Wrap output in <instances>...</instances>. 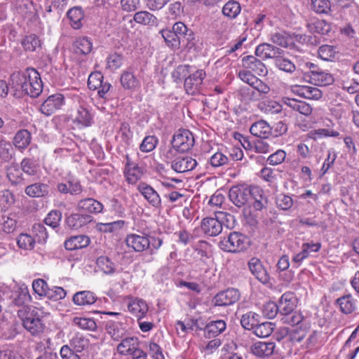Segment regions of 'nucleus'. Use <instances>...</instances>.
I'll list each match as a JSON object with an SVG mask.
<instances>
[{
    "instance_id": "nucleus-1",
    "label": "nucleus",
    "mask_w": 359,
    "mask_h": 359,
    "mask_svg": "<svg viewBox=\"0 0 359 359\" xmlns=\"http://www.w3.org/2000/svg\"><path fill=\"white\" fill-rule=\"evenodd\" d=\"M10 85L19 95L22 93L37 97L42 92L43 84L39 72L34 68L14 72L11 76Z\"/></svg>"
},
{
    "instance_id": "nucleus-2",
    "label": "nucleus",
    "mask_w": 359,
    "mask_h": 359,
    "mask_svg": "<svg viewBox=\"0 0 359 359\" xmlns=\"http://www.w3.org/2000/svg\"><path fill=\"white\" fill-rule=\"evenodd\" d=\"M250 245L249 238L244 234L238 232H231L219 243L221 250L228 252H240L245 250Z\"/></svg>"
},
{
    "instance_id": "nucleus-3",
    "label": "nucleus",
    "mask_w": 359,
    "mask_h": 359,
    "mask_svg": "<svg viewBox=\"0 0 359 359\" xmlns=\"http://www.w3.org/2000/svg\"><path fill=\"white\" fill-rule=\"evenodd\" d=\"M117 351L130 359H137L145 357L146 353L139 347V341L137 337H127L121 341L117 346Z\"/></svg>"
},
{
    "instance_id": "nucleus-4",
    "label": "nucleus",
    "mask_w": 359,
    "mask_h": 359,
    "mask_svg": "<svg viewBox=\"0 0 359 359\" xmlns=\"http://www.w3.org/2000/svg\"><path fill=\"white\" fill-rule=\"evenodd\" d=\"M194 144L193 134L188 130H179L173 135L172 147L180 152H186Z\"/></svg>"
},
{
    "instance_id": "nucleus-5",
    "label": "nucleus",
    "mask_w": 359,
    "mask_h": 359,
    "mask_svg": "<svg viewBox=\"0 0 359 359\" xmlns=\"http://www.w3.org/2000/svg\"><path fill=\"white\" fill-rule=\"evenodd\" d=\"M65 104V99L62 94L55 93L47 97L41 104V112L46 116H49L62 109Z\"/></svg>"
},
{
    "instance_id": "nucleus-6",
    "label": "nucleus",
    "mask_w": 359,
    "mask_h": 359,
    "mask_svg": "<svg viewBox=\"0 0 359 359\" xmlns=\"http://www.w3.org/2000/svg\"><path fill=\"white\" fill-rule=\"evenodd\" d=\"M205 76V72L203 69H198L187 77L184 83L186 92L189 95L199 93Z\"/></svg>"
},
{
    "instance_id": "nucleus-7",
    "label": "nucleus",
    "mask_w": 359,
    "mask_h": 359,
    "mask_svg": "<svg viewBox=\"0 0 359 359\" xmlns=\"http://www.w3.org/2000/svg\"><path fill=\"white\" fill-rule=\"evenodd\" d=\"M241 294L238 290L228 288L218 292L213 298L212 303L217 306H226L235 304L239 300Z\"/></svg>"
},
{
    "instance_id": "nucleus-8",
    "label": "nucleus",
    "mask_w": 359,
    "mask_h": 359,
    "mask_svg": "<svg viewBox=\"0 0 359 359\" xmlns=\"http://www.w3.org/2000/svg\"><path fill=\"white\" fill-rule=\"evenodd\" d=\"M196 165V160L189 156H179L170 162L171 168L178 173L191 171Z\"/></svg>"
},
{
    "instance_id": "nucleus-9",
    "label": "nucleus",
    "mask_w": 359,
    "mask_h": 359,
    "mask_svg": "<svg viewBox=\"0 0 359 359\" xmlns=\"http://www.w3.org/2000/svg\"><path fill=\"white\" fill-rule=\"evenodd\" d=\"M137 190L151 207L157 209L161 207V196L151 186L141 182L137 186Z\"/></svg>"
},
{
    "instance_id": "nucleus-10",
    "label": "nucleus",
    "mask_w": 359,
    "mask_h": 359,
    "mask_svg": "<svg viewBox=\"0 0 359 359\" xmlns=\"http://www.w3.org/2000/svg\"><path fill=\"white\" fill-rule=\"evenodd\" d=\"M250 195V187L235 186L230 189L229 197L230 201L237 207L244 206L248 201Z\"/></svg>"
},
{
    "instance_id": "nucleus-11",
    "label": "nucleus",
    "mask_w": 359,
    "mask_h": 359,
    "mask_svg": "<svg viewBox=\"0 0 359 359\" xmlns=\"http://www.w3.org/2000/svg\"><path fill=\"white\" fill-rule=\"evenodd\" d=\"M241 62L243 67L251 72L259 76H265L267 74L268 71L265 65L255 56H245L242 58Z\"/></svg>"
},
{
    "instance_id": "nucleus-12",
    "label": "nucleus",
    "mask_w": 359,
    "mask_h": 359,
    "mask_svg": "<svg viewBox=\"0 0 359 359\" xmlns=\"http://www.w3.org/2000/svg\"><path fill=\"white\" fill-rule=\"evenodd\" d=\"M73 123L79 128L89 127L93 123V115L88 107H77L72 115Z\"/></svg>"
},
{
    "instance_id": "nucleus-13",
    "label": "nucleus",
    "mask_w": 359,
    "mask_h": 359,
    "mask_svg": "<svg viewBox=\"0 0 359 359\" xmlns=\"http://www.w3.org/2000/svg\"><path fill=\"white\" fill-rule=\"evenodd\" d=\"M111 88V84L109 83L103 81L102 85L98 87V95L100 96V101L97 103V108L107 113H109L112 109V103L111 102L110 94L107 95Z\"/></svg>"
},
{
    "instance_id": "nucleus-14",
    "label": "nucleus",
    "mask_w": 359,
    "mask_h": 359,
    "mask_svg": "<svg viewBox=\"0 0 359 359\" xmlns=\"http://www.w3.org/2000/svg\"><path fill=\"white\" fill-rule=\"evenodd\" d=\"M284 53L283 49L268 43H261L255 49V55L262 60L273 59L274 60L279 54Z\"/></svg>"
},
{
    "instance_id": "nucleus-15",
    "label": "nucleus",
    "mask_w": 359,
    "mask_h": 359,
    "mask_svg": "<svg viewBox=\"0 0 359 359\" xmlns=\"http://www.w3.org/2000/svg\"><path fill=\"white\" fill-rule=\"evenodd\" d=\"M281 102L292 110L306 116L311 115L313 111L311 106L302 100L283 97L281 99Z\"/></svg>"
},
{
    "instance_id": "nucleus-16",
    "label": "nucleus",
    "mask_w": 359,
    "mask_h": 359,
    "mask_svg": "<svg viewBox=\"0 0 359 359\" xmlns=\"http://www.w3.org/2000/svg\"><path fill=\"white\" fill-rule=\"evenodd\" d=\"M248 266L251 273L261 283L264 284L269 283V275L258 258H252L248 262Z\"/></svg>"
},
{
    "instance_id": "nucleus-17",
    "label": "nucleus",
    "mask_w": 359,
    "mask_h": 359,
    "mask_svg": "<svg viewBox=\"0 0 359 359\" xmlns=\"http://www.w3.org/2000/svg\"><path fill=\"white\" fill-rule=\"evenodd\" d=\"M125 242L128 247L132 248L136 252H142L150 245V241L145 236L131 234L127 236Z\"/></svg>"
},
{
    "instance_id": "nucleus-18",
    "label": "nucleus",
    "mask_w": 359,
    "mask_h": 359,
    "mask_svg": "<svg viewBox=\"0 0 359 359\" xmlns=\"http://www.w3.org/2000/svg\"><path fill=\"white\" fill-rule=\"evenodd\" d=\"M22 320L24 327L33 335H38L44 330V323L37 316H25Z\"/></svg>"
},
{
    "instance_id": "nucleus-19",
    "label": "nucleus",
    "mask_w": 359,
    "mask_h": 359,
    "mask_svg": "<svg viewBox=\"0 0 359 359\" xmlns=\"http://www.w3.org/2000/svg\"><path fill=\"white\" fill-rule=\"evenodd\" d=\"M201 229L207 236H216L222 232V225L217 218L206 217L201 222Z\"/></svg>"
},
{
    "instance_id": "nucleus-20",
    "label": "nucleus",
    "mask_w": 359,
    "mask_h": 359,
    "mask_svg": "<svg viewBox=\"0 0 359 359\" xmlns=\"http://www.w3.org/2000/svg\"><path fill=\"white\" fill-rule=\"evenodd\" d=\"M274 342L257 341L251 346V352L259 358H266L271 355L274 351Z\"/></svg>"
},
{
    "instance_id": "nucleus-21",
    "label": "nucleus",
    "mask_w": 359,
    "mask_h": 359,
    "mask_svg": "<svg viewBox=\"0 0 359 359\" xmlns=\"http://www.w3.org/2000/svg\"><path fill=\"white\" fill-rule=\"evenodd\" d=\"M207 324L206 321L202 317L198 316H195L191 318L186 319L184 321H178L177 323V325L184 332H187L189 330H204V332H205V326Z\"/></svg>"
},
{
    "instance_id": "nucleus-22",
    "label": "nucleus",
    "mask_w": 359,
    "mask_h": 359,
    "mask_svg": "<svg viewBox=\"0 0 359 359\" xmlns=\"http://www.w3.org/2000/svg\"><path fill=\"white\" fill-rule=\"evenodd\" d=\"M297 299L293 293H284L279 301L278 308L280 314H290L295 309Z\"/></svg>"
},
{
    "instance_id": "nucleus-23",
    "label": "nucleus",
    "mask_w": 359,
    "mask_h": 359,
    "mask_svg": "<svg viewBox=\"0 0 359 359\" xmlns=\"http://www.w3.org/2000/svg\"><path fill=\"white\" fill-rule=\"evenodd\" d=\"M307 28L311 33L327 35L332 31V24L325 20L316 19L308 22Z\"/></svg>"
},
{
    "instance_id": "nucleus-24",
    "label": "nucleus",
    "mask_w": 359,
    "mask_h": 359,
    "mask_svg": "<svg viewBox=\"0 0 359 359\" xmlns=\"http://www.w3.org/2000/svg\"><path fill=\"white\" fill-rule=\"evenodd\" d=\"M49 186L47 184L36 182L26 187L25 193L32 198L46 197L49 194Z\"/></svg>"
},
{
    "instance_id": "nucleus-25",
    "label": "nucleus",
    "mask_w": 359,
    "mask_h": 359,
    "mask_svg": "<svg viewBox=\"0 0 359 359\" xmlns=\"http://www.w3.org/2000/svg\"><path fill=\"white\" fill-rule=\"evenodd\" d=\"M92 220L93 217L89 215L75 213L67 217L66 223L69 228L78 229L89 224Z\"/></svg>"
},
{
    "instance_id": "nucleus-26",
    "label": "nucleus",
    "mask_w": 359,
    "mask_h": 359,
    "mask_svg": "<svg viewBox=\"0 0 359 359\" xmlns=\"http://www.w3.org/2000/svg\"><path fill=\"white\" fill-rule=\"evenodd\" d=\"M89 237L79 235L70 237L65 242V248L67 250H75L87 247L90 244Z\"/></svg>"
},
{
    "instance_id": "nucleus-27",
    "label": "nucleus",
    "mask_w": 359,
    "mask_h": 359,
    "mask_svg": "<svg viewBox=\"0 0 359 359\" xmlns=\"http://www.w3.org/2000/svg\"><path fill=\"white\" fill-rule=\"evenodd\" d=\"M172 31L183 43H189L194 39L193 32L182 22H175L172 26Z\"/></svg>"
},
{
    "instance_id": "nucleus-28",
    "label": "nucleus",
    "mask_w": 359,
    "mask_h": 359,
    "mask_svg": "<svg viewBox=\"0 0 359 359\" xmlns=\"http://www.w3.org/2000/svg\"><path fill=\"white\" fill-rule=\"evenodd\" d=\"M78 208L84 212L96 214L102 212L103 205L94 198H87L78 203Z\"/></svg>"
},
{
    "instance_id": "nucleus-29",
    "label": "nucleus",
    "mask_w": 359,
    "mask_h": 359,
    "mask_svg": "<svg viewBox=\"0 0 359 359\" xmlns=\"http://www.w3.org/2000/svg\"><path fill=\"white\" fill-rule=\"evenodd\" d=\"M250 131L255 137L266 139L271 135V128L266 121L261 120L254 123Z\"/></svg>"
},
{
    "instance_id": "nucleus-30",
    "label": "nucleus",
    "mask_w": 359,
    "mask_h": 359,
    "mask_svg": "<svg viewBox=\"0 0 359 359\" xmlns=\"http://www.w3.org/2000/svg\"><path fill=\"white\" fill-rule=\"evenodd\" d=\"M125 175L130 184L136 183L142 177L143 172L141 168L133 163L131 160L126 162Z\"/></svg>"
},
{
    "instance_id": "nucleus-31",
    "label": "nucleus",
    "mask_w": 359,
    "mask_h": 359,
    "mask_svg": "<svg viewBox=\"0 0 359 359\" xmlns=\"http://www.w3.org/2000/svg\"><path fill=\"white\" fill-rule=\"evenodd\" d=\"M336 303L344 314H351L356 309V300L351 294H346L338 298Z\"/></svg>"
},
{
    "instance_id": "nucleus-32",
    "label": "nucleus",
    "mask_w": 359,
    "mask_h": 359,
    "mask_svg": "<svg viewBox=\"0 0 359 359\" xmlns=\"http://www.w3.org/2000/svg\"><path fill=\"white\" fill-rule=\"evenodd\" d=\"M95 294L88 290H83L76 292L72 298L74 303L79 306H88L96 302Z\"/></svg>"
},
{
    "instance_id": "nucleus-33",
    "label": "nucleus",
    "mask_w": 359,
    "mask_h": 359,
    "mask_svg": "<svg viewBox=\"0 0 359 359\" xmlns=\"http://www.w3.org/2000/svg\"><path fill=\"white\" fill-rule=\"evenodd\" d=\"M254 199V208L257 210H262L266 207L268 203L267 198L264 194L262 189L257 186L250 187V195Z\"/></svg>"
},
{
    "instance_id": "nucleus-34",
    "label": "nucleus",
    "mask_w": 359,
    "mask_h": 359,
    "mask_svg": "<svg viewBox=\"0 0 359 359\" xmlns=\"http://www.w3.org/2000/svg\"><path fill=\"white\" fill-rule=\"evenodd\" d=\"M297 94L309 100H319L321 98L322 91L316 88L309 86H297Z\"/></svg>"
},
{
    "instance_id": "nucleus-35",
    "label": "nucleus",
    "mask_w": 359,
    "mask_h": 359,
    "mask_svg": "<svg viewBox=\"0 0 359 359\" xmlns=\"http://www.w3.org/2000/svg\"><path fill=\"white\" fill-rule=\"evenodd\" d=\"M20 168L28 176H36L40 172L39 164L31 158H24L20 163Z\"/></svg>"
},
{
    "instance_id": "nucleus-36",
    "label": "nucleus",
    "mask_w": 359,
    "mask_h": 359,
    "mask_svg": "<svg viewBox=\"0 0 359 359\" xmlns=\"http://www.w3.org/2000/svg\"><path fill=\"white\" fill-rule=\"evenodd\" d=\"M310 82L315 86H327L332 84L334 81L332 76L320 69L317 72H314L313 76H311Z\"/></svg>"
},
{
    "instance_id": "nucleus-37",
    "label": "nucleus",
    "mask_w": 359,
    "mask_h": 359,
    "mask_svg": "<svg viewBox=\"0 0 359 359\" xmlns=\"http://www.w3.org/2000/svg\"><path fill=\"white\" fill-rule=\"evenodd\" d=\"M273 63L279 70L287 73H293L296 69L294 64L285 56V53L279 54L273 60Z\"/></svg>"
},
{
    "instance_id": "nucleus-38",
    "label": "nucleus",
    "mask_w": 359,
    "mask_h": 359,
    "mask_svg": "<svg viewBox=\"0 0 359 359\" xmlns=\"http://www.w3.org/2000/svg\"><path fill=\"white\" fill-rule=\"evenodd\" d=\"M226 323L223 320L211 321L205 326V335L207 338L215 337L226 329Z\"/></svg>"
},
{
    "instance_id": "nucleus-39",
    "label": "nucleus",
    "mask_w": 359,
    "mask_h": 359,
    "mask_svg": "<svg viewBox=\"0 0 359 359\" xmlns=\"http://www.w3.org/2000/svg\"><path fill=\"white\" fill-rule=\"evenodd\" d=\"M67 15L71 26L74 29H79L82 26L84 14L81 7L76 6L69 9Z\"/></svg>"
},
{
    "instance_id": "nucleus-40",
    "label": "nucleus",
    "mask_w": 359,
    "mask_h": 359,
    "mask_svg": "<svg viewBox=\"0 0 359 359\" xmlns=\"http://www.w3.org/2000/svg\"><path fill=\"white\" fill-rule=\"evenodd\" d=\"M73 47L75 53L87 55L90 53L93 44L88 38L79 37L74 42Z\"/></svg>"
},
{
    "instance_id": "nucleus-41",
    "label": "nucleus",
    "mask_w": 359,
    "mask_h": 359,
    "mask_svg": "<svg viewBox=\"0 0 359 359\" xmlns=\"http://www.w3.org/2000/svg\"><path fill=\"white\" fill-rule=\"evenodd\" d=\"M128 311L134 314H146L148 311V305L142 299H131L127 304Z\"/></svg>"
},
{
    "instance_id": "nucleus-42",
    "label": "nucleus",
    "mask_w": 359,
    "mask_h": 359,
    "mask_svg": "<svg viewBox=\"0 0 359 359\" xmlns=\"http://www.w3.org/2000/svg\"><path fill=\"white\" fill-rule=\"evenodd\" d=\"M133 20L138 24L148 26H153L157 22L156 17L146 11L135 13L133 16Z\"/></svg>"
},
{
    "instance_id": "nucleus-43",
    "label": "nucleus",
    "mask_w": 359,
    "mask_h": 359,
    "mask_svg": "<svg viewBox=\"0 0 359 359\" xmlns=\"http://www.w3.org/2000/svg\"><path fill=\"white\" fill-rule=\"evenodd\" d=\"M241 7L238 1L230 0L222 8V13L229 19H235L241 13Z\"/></svg>"
},
{
    "instance_id": "nucleus-44",
    "label": "nucleus",
    "mask_w": 359,
    "mask_h": 359,
    "mask_svg": "<svg viewBox=\"0 0 359 359\" xmlns=\"http://www.w3.org/2000/svg\"><path fill=\"white\" fill-rule=\"evenodd\" d=\"M121 83L125 89L135 90L140 86V81L130 72H125L121 76Z\"/></svg>"
},
{
    "instance_id": "nucleus-45",
    "label": "nucleus",
    "mask_w": 359,
    "mask_h": 359,
    "mask_svg": "<svg viewBox=\"0 0 359 359\" xmlns=\"http://www.w3.org/2000/svg\"><path fill=\"white\" fill-rule=\"evenodd\" d=\"M31 134L27 130L18 131L14 138L13 144L20 149H25L30 143Z\"/></svg>"
},
{
    "instance_id": "nucleus-46",
    "label": "nucleus",
    "mask_w": 359,
    "mask_h": 359,
    "mask_svg": "<svg viewBox=\"0 0 359 359\" xmlns=\"http://www.w3.org/2000/svg\"><path fill=\"white\" fill-rule=\"evenodd\" d=\"M69 344L76 352H81L88 347L89 340L81 333H76L71 338Z\"/></svg>"
},
{
    "instance_id": "nucleus-47",
    "label": "nucleus",
    "mask_w": 359,
    "mask_h": 359,
    "mask_svg": "<svg viewBox=\"0 0 359 359\" xmlns=\"http://www.w3.org/2000/svg\"><path fill=\"white\" fill-rule=\"evenodd\" d=\"M32 231L36 242L39 243H44L46 242L48 236L43 224L40 223L34 224L32 226Z\"/></svg>"
},
{
    "instance_id": "nucleus-48",
    "label": "nucleus",
    "mask_w": 359,
    "mask_h": 359,
    "mask_svg": "<svg viewBox=\"0 0 359 359\" xmlns=\"http://www.w3.org/2000/svg\"><path fill=\"white\" fill-rule=\"evenodd\" d=\"M162 37L164 39L165 43L172 48H179L181 43L180 39L172 30L165 29L161 31Z\"/></svg>"
},
{
    "instance_id": "nucleus-49",
    "label": "nucleus",
    "mask_w": 359,
    "mask_h": 359,
    "mask_svg": "<svg viewBox=\"0 0 359 359\" xmlns=\"http://www.w3.org/2000/svg\"><path fill=\"white\" fill-rule=\"evenodd\" d=\"M35 239L27 233H21L17 238L18 246L23 250H30L34 247Z\"/></svg>"
},
{
    "instance_id": "nucleus-50",
    "label": "nucleus",
    "mask_w": 359,
    "mask_h": 359,
    "mask_svg": "<svg viewBox=\"0 0 359 359\" xmlns=\"http://www.w3.org/2000/svg\"><path fill=\"white\" fill-rule=\"evenodd\" d=\"M74 322L83 330L93 331L97 327L95 320L90 317H75Z\"/></svg>"
},
{
    "instance_id": "nucleus-51",
    "label": "nucleus",
    "mask_w": 359,
    "mask_h": 359,
    "mask_svg": "<svg viewBox=\"0 0 359 359\" xmlns=\"http://www.w3.org/2000/svg\"><path fill=\"white\" fill-rule=\"evenodd\" d=\"M260 109L265 113L276 114L283 110L282 104L274 100H267L260 104Z\"/></svg>"
},
{
    "instance_id": "nucleus-52",
    "label": "nucleus",
    "mask_w": 359,
    "mask_h": 359,
    "mask_svg": "<svg viewBox=\"0 0 359 359\" xmlns=\"http://www.w3.org/2000/svg\"><path fill=\"white\" fill-rule=\"evenodd\" d=\"M24 49L27 51H34L37 47L40 46L39 37L34 34L25 36L21 41Z\"/></svg>"
},
{
    "instance_id": "nucleus-53",
    "label": "nucleus",
    "mask_w": 359,
    "mask_h": 359,
    "mask_svg": "<svg viewBox=\"0 0 359 359\" xmlns=\"http://www.w3.org/2000/svg\"><path fill=\"white\" fill-rule=\"evenodd\" d=\"M158 142V138L154 135L146 136L140 145L141 151L148 153L153 151Z\"/></svg>"
},
{
    "instance_id": "nucleus-54",
    "label": "nucleus",
    "mask_w": 359,
    "mask_h": 359,
    "mask_svg": "<svg viewBox=\"0 0 359 359\" xmlns=\"http://www.w3.org/2000/svg\"><path fill=\"white\" fill-rule=\"evenodd\" d=\"M97 266L100 271L106 274L112 273V262L107 255H102L97 259Z\"/></svg>"
},
{
    "instance_id": "nucleus-55",
    "label": "nucleus",
    "mask_w": 359,
    "mask_h": 359,
    "mask_svg": "<svg viewBox=\"0 0 359 359\" xmlns=\"http://www.w3.org/2000/svg\"><path fill=\"white\" fill-rule=\"evenodd\" d=\"M228 161L229 158L220 151L215 152L208 160V162L213 168H219L226 165Z\"/></svg>"
},
{
    "instance_id": "nucleus-56",
    "label": "nucleus",
    "mask_w": 359,
    "mask_h": 359,
    "mask_svg": "<svg viewBox=\"0 0 359 359\" xmlns=\"http://www.w3.org/2000/svg\"><path fill=\"white\" fill-rule=\"evenodd\" d=\"M312 9L317 13H327L330 11L329 0H311Z\"/></svg>"
},
{
    "instance_id": "nucleus-57",
    "label": "nucleus",
    "mask_w": 359,
    "mask_h": 359,
    "mask_svg": "<svg viewBox=\"0 0 359 359\" xmlns=\"http://www.w3.org/2000/svg\"><path fill=\"white\" fill-rule=\"evenodd\" d=\"M62 219V213L59 210H51L44 219L45 224L53 229L57 227Z\"/></svg>"
},
{
    "instance_id": "nucleus-58",
    "label": "nucleus",
    "mask_w": 359,
    "mask_h": 359,
    "mask_svg": "<svg viewBox=\"0 0 359 359\" xmlns=\"http://www.w3.org/2000/svg\"><path fill=\"white\" fill-rule=\"evenodd\" d=\"M273 330L272 323L269 322L259 323V325L256 327L255 334L261 338H264L269 336Z\"/></svg>"
},
{
    "instance_id": "nucleus-59",
    "label": "nucleus",
    "mask_w": 359,
    "mask_h": 359,
    "mask_svg": "<svg viewBox=\"0 0 359 359\" xmlns=\"http://www.w3.org/2000/svg\"><path fill=\"white\" fill-rule=\"evenodd\" d=\"M270 40L280 46L286 48L289 45V35L284 32H278L271 34Z\"/></svg>"
},
{
    "instance_id": "nucleus-60",
    "label": "nucleus",
    "mask_w": 359,
    "mask_h": 359,
    "mask_svg": "<svg viewBox=\"0 0 359 359\" xmlns=\"http://www.w3.org/2000/svg\"><path fill=\"white\" fill-rule=\"evenodd\" d=\"M132 137V133L127 124H122L120 130L118 133L117 138H121L122 147L125 149L126 147H129L130 139Z\"/></svg>"
},
{
    "instance_id": "nucleus-61",
    "label": "nucleus",
    "mask_w": 359,
    "mask_h": 359,
    "mask_svg": "<svg viewBox=\"0 0 359 359\" xmlns=\"http://www.w3.org/2000/svg\"><path fill=\"white\" fill-rule=\"evenodd\" d=\"M276 203L278 208L283 210H287L293 205L292 198L290 196L283 194L277 196Z\"/></svg>"
},
{
    "instance_id": "nucleus-62",
    "label": "nucleus",
    "mask_w": 359,
    "mask_h": 359,
    "mask_svg": "<svg viewBox=\"0 0 359 359\" xmlns=\"http://www.w3.org/2000/svg\"><path fill=\"white\" fill-rule=\"evenodd\" d=\"M283 320L292 326H298V328L300 330H304L307 327V325L304 322V316H284Z\"/></svg>"
},
{
    "instance_id": "nucleus-63",
    "label": "nucleus",
    "mask_w": 359,
    "mask_h": 359,
    "mask_svg": "<svg viewBox=\"0 0 359 359\" xmlns=\"http://www.w3.org/2000/svg\"><path fill=\"white\" fill-rule=\"evenodd\" d=\"M14 196L10 191L4 190L1 191L0 205L3 210H8L14 203Z\"/></svg>"
},
{
    "instance_id": "nucleus-64",
    "label": "nucleus",
    "mask_w": 359,
    "mask_h": 359,
    "mask_svg": "<svg viewBox=\"0 0 359 359\" xmlns=\"http://www.w3.org/2000/svg\"><path fill=\"white\" fill-rule=\"evenodd\" d=\"M240 321L244 329L248 330H254V331H255L259 323L258 319L255 318V316H242Z\"/></svg>"
}]
</instances>
